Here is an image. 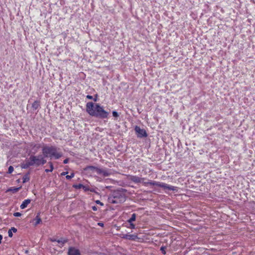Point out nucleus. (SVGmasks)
<instances>
[{
	"instance_id": "obj_1",
	"label": "nucleus",
	"mask_w": 255,
	"mask_h": 255,
	"mask_svg": "<svg viewBox=\"0 0 255 255\" xmlns=\"http://www.w3.org/2000/svg\"><path fill=\"white\" fill-rule=\"evenodd\" d=\"M86 111L92 116L105 119L107 118L108 113L105 111L99 104L94 105L92 102L87 103L86 104Z\"/></svg>"
},
{
	"instance_id": "obj_2",
	"label": "nucleus",
	"mask_w": 255,
	"mask_h": 255,
	"mask_svg": "<svg viewBox=\"0 0 255 255\" xmlns=\"http://www.w3.org/2000/svg\"><path fill=\"white\" fill-rule=\"evenodd\" d=\"M46 162V160L43 155H31L22 164L21 167L23 168H27L30 166H38L44 164Z\"/></svg>"
},
{
	"instance_id": "obj_3",
	"label": "nucleus",
	"mask_w": 255,
	"mask_h": 255,
	"mask_svg": "<svg viewBox=\"0 0 255 255\" xmlns=\"http://www.w3.org/2000/svg\"><path fill=\"white\" fill-rule=\"evenodd\" d=\"M42 153L44 157H49L51 158L54 157L58 159L62 156V154L58 152L57 148L53 146H45L42 148Z\"/></svg>"
},
{
	"instance_id": "obj_4",
	"label": "nucleus",
	"mask_w": 255,
	"mask_h": 255,
	"mask_svg": "<svg viewBox=\"0 0 255 255\" xmlns=\"http://www.w3.org/2000/svg\"><path fill=\"white\" fill-rule=\"evenodd\" d=\"M159 187L162 188L164 190H171L175 192L178 191V188L177 187L171 186L165 183L160 182Z\"/></svg>"
},
{
	"instance_id": "obj_5",
	"label": "nucleus",
	"mask_w": 255,
	"mask_h": 255,
	"mask_svg": "<svg viewBox=\"0 0 255 255\" xmlns=\"http://www.w3.org/2000/svg\"><path fill=\"white\" fill-rule=\"evenodd\" d=\"M135 131L139 137H146L147 135L145 130L138 126L135 127Z\"/></svg>"
},
{
	"instance_id": "obj_6",
	"label": "nucleus",
	"mask_w": 255,
	"mask_h": 255,
	"mask_svg": "<svg viewBox=\"0 0 255 255\" xmlns=\"http://www.w3.org/2000/svg\"><path fill=\"white\" fill-rule=\"evenodd\" d=\"M99 168H98V167H95V166H89L86 167L85 168V170L86 171H88L89 172H90L91 173H94L95 172L97 173H98V170H99Z\"/></svg>"
},
{
	"instance_id": "obj_7",
	"label": "nucleus",
	"mask_w": 255,
	"mask_h": 255,
	"mask_svg": "<svg viewBox=\"0 0 255 255\" xmlns=\"http://www.w3.org/2000/svg\"><path fill=\"white\" fill-rule=\"evenodd\" d=\"M97 174L99 175H102L103 176L106 177V176H108L109 175H110V172L108 170L99 168V170H98Z\"/></svg>"
},
{
	"instance_id": "obj_8",
	"label": "nucleus",
	"mask_w": 255,
	"mask_h": 255,
	"mask_svg": "<svg viewBox=\"0 0 255 255\" xmlns=\"http://www.w3.org/2000/svg\"><path fill=\"white\" fill-rule=\"evenodd\" d=\"M68 255H80V251L73 247H71L69 248L68 251Z\"/></svg>"
},
{
	"instance_id": "obj_9",
	"label": "nucleus",
	"mask_w": 255,
	"mask_h": 255,
	"mask_svg": "<svg viewBox=\"0 0 255 255\" xmlns=\"http://www.w3.org/2000/svg\"><path fill=\"white\" fill-rule=\"evenodd\" d=\"M130 180L134 183H142L143 181V178H140L136 176H131L130 177Z\"/></svg>"
},
{
	"instance_id": "obj_10",
	"label": "nucleus",
	"mask_w": 255,
	"mask_h": 255,
	"mask_svg": "<svg viewBox=\"0 0 255 255\" xmlns=\"http://www.w3.org/2000/svg\"><path fill=\"white\" fill-rule=\"evenodd\" d=\"M160 182H156L155 181H149L148 182H143V185L144 186H148V185H152V186H159Z\"/></svg>"
},
{
	"instance_id": "obj_11",
	"label": "nucleus",
	"mask_w": 255,
	"mask_h": 255,
	"mask_svg": "<svg viewBox=\"0 0 255 255\" xmlns=\"http://www.w3.org/2000/svg\"><path fill=\"white\" fill-rule=\"evenodd\" d=\"M122 238L125 239L135 240L137 239V236L135 235L124 234L123 235Z\"/></svg>"
},
{
	"instance_id": "obj_12",
	"label": "nucleus",
	"mask_w": 255,
	"mask_h": 255,
	"mask_svg": "<svg viewBox=\"0 0 255 255\" xmlns=\"http://www.w3.org/2000/svg\"><path fill=\"white\" fill-rule=\"evenodd\" d=\"M30 201H31L30 199L25 200L24 201H23L21 205H20V208L22 209L25 208L30 203Z\"/></svg>"
},
{
	"instance_id": "obj_13",
	"label": "nucleus",
	"mask_w": 255,
	"mask_h": 255,
	"mask_svg": "<svg viewBox=\"0 0 255 255\" xmlns=\"http://www.w3.org/2000/svg\"><path fill=\"white\" fill-rule=\"evenodd\" d=\"M39 215H40V214L38 213L37 215H36L35 218L34 219V221H35V223H34L35 226L37 225L41 222V220L40 218Z\"/></svg>"
},
{
	"instance_id": "obj_14",
	"label": "nucleus",
	"mask_w": 255,
	"mask_h": 255,
	"mask_svg": "<svg viewBox=\"0 0 255 255\" xmlns=\"http://www.w3.org/2000/svg\"><path fill=\"white\" fill-rule=\"evenodd\" d=\"M39 107H40L39 102L37 101H34L32 105V109L35 110L38 109Z\"/></svg>"
},
{
	"instance_id": "obj_15",
	"label": "nucleus",
	"mask_w": 255,
	"mask_h": 255,
	"mask_svg": "<svg viewBox=\"0 0 255 255\" xmlns=\"http://www.w3.org/2000/svg\"><path fill=\"white\" fill-rule=\"evenodd\" d=\"M57 242L59 244V246L62 247L63 245L67 242V240L63 239H60L59 240H57Z\"/></svg>"
},
{
	"instance_id": "obj_16",
	"label": "nucleus",
	"mask_w": 255,
	"mask_h": 255,
	"mask_svg": "<svg viewBox=\"0 0 255 255\" xmlns=\"http://www.w3.org/2000/svg\"><path fill=\"white\" fill-rule=\"evenodd\" d=\"M11 231H12L14 233H15L17 231V230H16V229H15L14 227H12L10 230H9V231L8 232V236L9 237H12V233H11Z\"/></svg>"
},
{
	"instance_id": "obj_17",
	"label": "nucleus",
	"mask_w": 255,
	"mask_h": 255,
	"mask_svg": "<svg viewBox=\"0 0 255 255\" xmlns=\"http://www.w3.org/2000/svg\"><path fill=\"white\" fill-rule=\"evenodd\" d=\"M136 219V215L135 214H132L131 218L128 220V223H132Z\"/></svg>"
},
{
	"instance_id": "obj_18",
	"label": "nucleus",
	"mask_w": 255,
	"mask_h": 255,
	"mask_svg": "<svg viewBox=\"0 0 255 255\" xmlns=\"http://www.w3.org/2000/svg\"><path fill=\"white\" fill-rule=\"evenodd\" d=\"M19 189H20V188L12 187V188L9 189L8 191H11L13 193H16L19 190Z\"/></svg>"
},
{
	"instance_id": "obj_19",
	"label": "nucleus",
	"mask_w": 255,
	"mask_h": 255,
	"mask_svg": "<svg viewBox=\"0 0 255 255\" xmlns=\"http://www.w3.org/2000/svg\"><path fill=\"white\" fill-rule=\"evenodd\" d=\"M48 163L50 165V170L45 169V171L46 172H51V171H52V170L53 169V164H52V162H49Z\"/></svg>"
},
{
	"instance_id": "obj_20",
	"label": "nucleus",
	"mask_w": 255,
	"mask_h": 255,
	"mask_svg": "<svg viewBox=\"0 0 255 255\" xmlns=\"http://www.w3.org/2000/svg\"><path fill=\"white\" fill-rule=\"evenodd\" d=\"M29 177H28L27 175H25L23 177V183H25L27 181H28L29 180Z\"/></svg>"
},
{
	"instance_id": "obj_21",
	"label": "nucleus",
	"mask_w": 255,
	"mask_h": 255,
	"mask_svg": "<svg viewBox=\"0 0 255 255\" xmlns=\"http://www.w3.org/2000/svg\"><path fill=\"white\" fill-rule=\"evenodd\" d=\"M13 167L12 166H10L8 169V173L10 174L13 171Z\"/></svg>"
},
{
	"instance_id": "obj_22",
	"label": "nucleus",
	"mask_w": 255,
	"mask_h": 255,
	"mask_svg": "<svg viewBox=\"0 0 255 255\" xmlns=\"http://www.w3.org/2000/svg\"><path fill=\"white\" fill-rule=\"evenodd\" d=\"M83 185L79 184L78 185H74L73 187L76 189H80L82 188Z\"/></svg>"
},
{
	"instance_id": "obj_23",
	"label": "nucleus",
	"mask_w": 255,
	"mask_h": 255,
	"mask_svg": "<svg viewBox=\"0 0 255 255\" xmlns=\"http://www.w3.org/2000/svg\"><path fill=\"white\" fill-rule=\"evenodd\" d=\"M74 173H71L70 175H67V176H66V178L67 179L69 180V179H70L71 178H72V177H74Z\"/></svg>"
},
{
	"instance_id": "obj_24",
	"label": "nucleus",
	"mask_w": 255,
	"mask_h": 255,
	"mask_svg": "<svg viewBox=\"0 0 255 255\" xmlns=\"http://www.w3.org/2000/svg\"><path fill=\"white\" fill-rule=\"evenodd\" d=\"M13 215L15 217H20L21 214L19 212H15L13 214Z\"/></svg>"
},
{
	"instance_id": "obj_25",
	"label": "nucleus",
	"mask_w": 255,
	"mask_h": 255,
	"mask_svg": "<svg viewBox=\"0 0 255 255\" xmlns=\"http://www.w3.org/2000/svg\"><path fill=\"white\" fill-rule=\"evenodd\" d=\"M113 115L114 117H117L119 116L118 113L116 111L113 112Z\"/></svg>"
},
{
	"instance_id": "obj_26",
	"label": "nucleus",
	"mask_w": 255,
	"mask_h": 255,
	"mask_svg": "<svg viewBox=\"0 0 255 255\" xmlns=\"http://www.w3.org/2000/svg\"><path fill=\"white\" fill-rule=\"evenodd\" d=\"M161 251H162V253L163 254H166V252H165V247H162L160 249Z\"/></svg>"
},
{
	"instance_id": "obj_27",
	"label": "nucleus",
	"mask_w": 255,
	"mask_h": 255,
	"mask_svg": "<svg viewBox=\"0 0 255 255\" xmlns=\"http://www.w3.org/2000/svg\"><path fill=\"white\" fill-rule=\"evenodd\" d=\"M82 188L85 190V191H88L89 190V188L87 186H84L83 185V186H82Z\"/></svg>"
},
{
	"instance_id": "obj_28",
	"label": "nucleus",
	"mask_w": 255,
	"mask_h": 255,
	"mask_svg": "<svg viewBox=\"0 0 255 255\" xmlns=\"http://www.w3.org/2000/svg\"><path fill=\"white\" fill-rule=\"evenodd\" d=\"M96 202L97 204H100L101 206H103L104 205L103 203L101 202L99 200L96 201Z\"/></svg>"
},
{
	"instance_id": "obj_29",
	"label": "nucleus",
	"mask_w": 255,
	"mask_h": 255,
	"mask_svg": "<svg viewBox=\"0 0 255 255\" xmlns=\"http://www.w3.org/2000/svg\"><path fill=\"white\" fill-rule=\"evenodd\" d=\"M130 223V227L131 229H134L135 228V225L131 223Z\"/></svg>"
},
{
	"instance_id": "obj_30",
	"label": "nucleus",
	"mask_w": 255,
	"mask_h": 255,
	"mask_svg": "<svg viewBox=\"0 0 255 255\" xmlns=\"http://www.w3.org/2000/svg\"><path fill=\"white\" fill-rule=\"evenodd\" d=\"M34 147H35L37 149H39L40 147V144H35Z\"/></svg>"
},
{
	"instance_id": "obj_31",
	"label": "nucleus",
	"mask_w": 255,
	"mask_h": 255,
	"mask_svg": "<svg viewBox=\"0 0 255 255\" xmlns=\"http://www.w3.org/2000/svg\"><path fill=\"white\" fill-rule=\"evenodd\" d=\"M68 161H69L68 159H67H67H65L64 160L63 163H64V164H66V163H67L68 162Z\"/></svg>"
},
{
	"instance_id": "obj_32",
	"label": "nucleus",
	"mask_w": 255,
	"mask_h": 255,
	"mask_svg": "<svg viewBox=\"0 0 255 255\" xmlns=\"http://www.w3.org/2000/svg\"><path fill=\"white\" fill-rule=\"evenodd\" d=\"M98 225L101 227H103L104 226V224L103 223H101V222H99L98 223Z\"/></svg>"
},
{
	"instance_id": "obj_33",
	"label": "nucleus",
	"mask_w": 255,
	"mask_h": 255,
	"mask_svg": "<svg viewBox=\"0 0 255 255\" xmlns=\"http://www.w3.org/2000/svg\"><path fill=\"white\" fill-rule=\"evenodd\" d=\"M86 97H87V98H88L89 99H93V97L92 96H90V95H87Z\"/></svg>"
},
{
	"instance_id": "obj_34",
	"label": "nucleus",
	"mask_w": 255,
	"mask_h": 255,
	"mask_svg": "<svg viewBox=\"0 0 255 255\" xmlns=\"http://www.w3.org/2000/svg\"><path fill=\"white\" fill-rule=\"evenodd\" d=\"M50 241L52 242H57V240L54 239V238H51L50 239Z\"/></svg>"
},
{
	"instance_id": "obj_35",
	"label": "nucleus",
	"mask_w": 255,
	"mask_h": 255,
	"mask_svg": "<svg viewBox=\"0 0 255 255\" xmlns=\"http://www.w3.org/2000/svg\"><path fill=\"white\" fill-rule=\"evenodd\" d=\"M67 172H63L61 173V175H65L66 174H67Z\"/></svg>"
},
{
	"instance_id": "obj_36",
	"label": "nucleus",
	"mask_w": 255,
	"mask_h": 255,
	"mask_svg": "<svg viewBox=\"0 0 255 255\" xmlns=\"http://www.w3.org/2000/svg\"><path fill=\"white\" fill-rule=\"evenodd\" d=\"M92 209L94 210V211H96L97 210V208L96 206H93L92 207Z\"/></svg>"
},
{
	"instance_id": "obj_37",
	"label": "nucleus",
	"mask_w": 255,
	"mask_h": 255,
	"mask_svg": "<svg viewBox=\"0 0 255 255\" xmlns=\"http://www.w3.org/2000/svg\"><path fill=\"white\" fill-rule=\"evenodd\" d=\"M2 239V236L1 235H0V244L1 243V240Z\"/></svg>"
},
{
	"instance_id": "obj_38",
	"label": "nucleus",
	"mask_w": 255,
	"mask_h": 255,
	"mask_svg": "<svg viewBox=\"0 0 255 255\" xmlns=\"http://www.w3.org/2000/svg\"><path fill=\"white\" fill-rule=\"evenodd\" d=\"M116 202H116V201H115V200H113V201H112V203H116Z\"/></svg>"
},
{
	"instance_id": "obj_39",
	"label": "nucleus",
	"mask_w": 255,
	"mask_h": 255,
	"mask_svg": "<svg viewBox=\"0 0 255 255\" xmlns=\"http://www.w3.org/2000/svg\"><path fill=\"white\" fill-rule=\"evenodd\" d=\"M94 101H97V99H94Z\"/></svg>"
},
{
	"instance_id": "obj_40",
	"label": "nucleus",
	"mask_w": 255,
	"mask_h": 255,
	"mask_svg": "<svg viewBox=\"0 0 255 255\" xmlns=\"http://www.w3.org/2000/svg\"><path fill=\"white\" fill-rule=\"evenodd\" d=\"M253 255H255V253L254 254H253Z\"/></svg>"
}]
</instances>
